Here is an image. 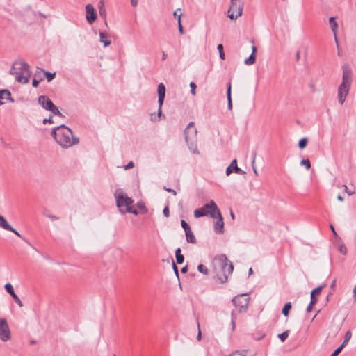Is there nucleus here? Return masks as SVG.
Returning <instances> with one entry per match:
<instances>
[{"instance_id": "12", "label": "nucleus", "mask_w": 356, "mask_h": 356, "mask_svg": "<svg viewBox=\"0 0 356 356\" xmlns=\"http://www.w3.org/2000/svg\"><path fill=\"white\" fill-rule=\"evenodd\" d=\"M218 220L214 223L213 229L214 232L218 234H222L224 233V222L223 218L220 211V209L216 211V218Z\"/></svg>"}, {"instance_id": "2", "label": "nucleus", "mask_w": 356, "mask_h": 356, "mask_svg": "<svg viewBox=\"0 0 356 356\" xmlns=\"http://www.w3.org/2000/svg\"><path fill=\"white\" fill-rule=\"evenodd\" d=\"M213 271L216 278L221 282L225 283L227 281V277L232 273L233 265L229 261L225 254L216 256L212 262Z\"/></svg>"}, {"instance_id": "5", "label": "nucleus", "mask_w": 356, "mask_h": 356, "mask_svg": "<svg viewBox=\"0 0 356 356\" xmlns=\"http://www.w3.org/2000/svg\"><path fill=\"white\" fill-rule=\"evenodd\" d=\"M116 199V204L120 211L122 213H131L134 215H138V212L136 209H134L131 207L134 201L131 198L129 197L122 191H116L115 193Z\"/></svg>"}, {"instance_id": "20", "label": "nucleus", "mask_w": 356, "mask_h": 356, "mask_svg": "<svg viewBox=\"0 0 356 356\" xmlns=\"http://www.w3.org/2000/svg\"><path fill=\"white\" fill-rule=\"evenodd\" d=\"M185 234H186V241L188 243H191L193 244L196 243V238H195L193 232L191 231V229L186 232Z\"/></svg>"}, {"instance_id": "42", "label": "nucleus", "mask_w": 356, "mask_h": 356, "mask_svg": "<svg viewBox=\"0 0 356 356\" xmlns=\"http://www.w3.org/2000/svg\"><path fill=\"white\" fill-rule=\"evenodd\" d=\"M13 300L20 307H23V303L22 302V301L20 300V299L19 298L18 296H15L13 298Z\"/></svg>"}, {"instance_id": "63", "label": "nucleus", "mask_w": 356, "mask_h": 356, "mask_svg": "<svg viewBox=\"0 0 356 356\" xmlns=\"http://www.w3.org/2000/svg\"><path fill=\"white\" fill-rule=\"evenodd\" d=\"M10 295L12 296L13 298H14L15 296H17L15 291L10 293Z\"/></svg>"}, {"instance_id": "37", "label": "nucleus", "mask_w": 356, "mask_h": 356, "mask_svg": "<svg viewBox=\"0 0 356 356\" xmlns=\"http://www.w3.org/2000/svg\"><path fill=\"white\" fill-rule=\"evenodd\" d=\"M338 250L342 254H346V247L345 246V245L342 244V245H340L339 248H338Z\"/></svg>"}, {"instance_id": "3", "label": "nucleus", "mask_w": 356, "mask_h": 356, "mask_svg": "<svg viewBox=\"0 0 356 356\" xmlns=\"http://www.w3.org/2000/svg\"><path fill=\"white\" fill-rule=\"evenodd\" d=\"M342 82L337 89V99L341 105L343 104L346 97L349 93L353 81L352 70L348 64H343L342 65Z\"/></svg>"}, {"instance_id": "8", "label": "nucleus", "mask_w": 356, "mask_h": 356, "mask_svg": "<svg viewBox=\"0 0 356 356\" xmlns=\"http://www.w3.org/2000/svg\"><path fill=\"white\" fill-rule=\"evenodd\" d=\"M228 17L232 20H236L243 13V3L238 0H230L228 9Z\"/></svg>"}, {"instance_id": "40", "label": "nucleus", "mask_w": 356, "mask_h": 356, "mask_svg": "<svg viewBox=\"0 0 356 356\" xmlns=\"http://www.w3.org/2000/svg\"><path fill=\"white\" fill-rule=\"evenodd\" d=\"M351 337H352V332L350 330H348V332H346V333L345 334L344 340L346 341L347 342H349Z\"/></svg>"}, {"instance_id": "9", "label": "nucleus", "mask_w": 356, "mask_h": 356, "mask_svg": "<svg viewBox=\"0 0 356 356\" xmlns=\"http://www.w3.org/2000/svg\"><path fill=\"white\" fill-rule=\"evenodd\" d=\"M232 302L239 313L245 312L249 304V298L245 294L238 295L232 299Z\"/></svg>"}, {"instance_id": "33", "label": "nucleus", "mask_w": 356, "mask_h": 356, "mask_svg": "<svg viewBox=\"0 0 356 356\" xmlns=\"http://www.w3.org/2000/svg\"><path fill=\"white\" fill-rule=\"evenodd\" d=\"M181 225L182 228L184 229L185 232L191 230L190 226L184 220H181Z\"/></svg>"}, {"instance_id": "45", "label": "nucleus", "mask_w": 356, "mask_h": 356, "mask_svg": "<svg viewBox=\"0 0 356 356\" xmlns=\"http://www.w3.org/2000/svg\"><path fill=\"white\" fill-rule=\"evenodd\" d=\"M43 124L54 123L53 118L50 116L49 118H44L42 121Z\"/></svg>"}, {"instance_id": "53", "label": "nucleus", "mask_w": 356, "mask_h": 356, "mask_svg": "<svg viewBox=\"0 0 356 356\" xmlns=\"http://www.w3.org/2000/svg\"><path fill=\"white\" fill-rule=\"evenodd\" d=\"M341 353V350H339V348H337L332 354L330 356H337L339 353Z\"/></svg>"}, {"instance_id": "24", "label": "nucleus", "mask_w": 356, "mask_h": 356, "mask_svg": "<svg viewBox=\"0 0 356 356\" xmlns=\"http://www.w3.org/2000/svg\"><path fill=\"white\" fill-rule=\"evenodd\" d=\"M291 309V302L286 303L284 305L283 309H282V314L284 316H289V312Z\"/></svg>"}, {"instance_id": "51", "label": "nucleus", "mask_w": 356, "mask_h": 356, "mask_svg": "<svg viewBox=\"0 0 356 356\" xmlns=\"http://www.w3.org/2000/svg\"><path fill=\"white\" fill-rule=\"evenodd\" d=\"M255 156H256V154L254 155L253 161H252V168H253L254 173L255 174L256 176H258L257 170L256 168L254 166V164L255 162Z\"/></svg>"}, {"instance_id": "39", "label": "nucleus", "mask_w": 356, "mask_h": 356, "mask_svg": "<svg viewBox=\"0 0 356 356\" xmlns=\"http://www.w3.org/2000/svg\"><path fill=\"white\" fill-rule=\"evenodd\" d=\"M10 229H7L6 230L7 231H10V232H12L13 233H14L15 235H17L18 237L19 238H22V236H21V234L15 229H14L13 227H11L10 225Z\"/></svg>"}, {"instance_id": "13", "label": "nucleus", "mask_w": 356, "mask_h": 356, "mask_svg": "<svg viewBox=\"0 0 356 356\" xmlns=\"http://www.w3.org/2000/svg\"><path fill=\"white\" fill-rule=\"evenodd\" d=\"M86 19L90 24H92L97 19V13L92 4H87L86 6Z\"/></svg>"}, {"instance_id": "58", "label": "nucleus", "mask_w": 356, "mask_h": 356, "mask_svg": "<svg viewBox=\"0 0 356 356\" xmlns=\"http://www.w3.org/2000/svg\"><path fill=\"white\" fill-rule=\"evenodd\" d=\"M173 269L175 270V274L178 275V269L175 263H173Z\"/></svg>"}, {"instance_id": "57", "label": "nucleus", "mask_w": 356, "mask_h": 356, "mask_svg": "<svg viewBox=\"0 0 356 356\" xmlns=\"http://www.w3.org/2000/svg\"><path fill=\"white\" fill-rule=\"evenodd\" d=\"M131 3L134 7H136L138 4V0H131Z\"/></svg>"}, {"instance_id": "64", "label": "nucleus", "mask_w": 356, "mask_h": 356, "mask_svg": "<svg viewBox=\"0 0 356 356\" xmlns=\"http://www.w3.org/2000/svg\"><path fill=\"white\" fill-rule=\"evenodd\" d=\"M330 228H331L332 231L333 232L334 234H335V235H336V234H337V233H336V232H335V230H334V227H333V225H330Z\"/></svg>"}, {"instance_id": "50", "label": "nucleus", "mask_w": 356, "mask_h": 356, "mask_svg": "<svg viewBox=\"0 0 356 356\" xmlns=\"http://www.w3.org/2000/svg\"><path fill=\"white\" fill-rule=\"evenodd\" d=\"M231 316H232V327H233V329H234V327H235V318H236V317H235V316H234V312H232Z\"/></svg>"}, {"instance_id": "23", "label": "nucleus", "mask_w": 356, "mask_h": 356, "mask_svg": "<svg viewBox=\"0 0 356 356\" xmlns=\"http://www.w3.org/2000/svg\"><path fill=\"white\" fill-rule=\"evenodd\" d=\"M0 227L6 230L7 229H10V225L6 220V218L0 214Z\"/></svg>"}, {"instance_id": "29", "label": "nucleus", "mask_w": 356, "mask_h": 356, "mask_svg": "<svg viewBox=\"0 0 356 356\" xmlns=\"http://www.w3.org/2000/svg\"><path fill=\"white\" fill-rule=\"evenodd\" d=\"M197 270L199 272H200L204 275H207L209 273L207 268L205 266H204L203 264L198 265Z\"/></svg>"}, {"instance_id": "54", "label": "nucleus", "mask_w": 356, "mask_h": 356, "mask_svg": "<svg viewBox=\"0 0 356 356\" xmlns=\"http://www.w3.org/2000/svg\"><path fill=\"white\" fill-rule=\"evenodd\" d=\"M348 342L343 340V343L341 344V346L339 347H338V348H339V350L341 351L342 349L348 344Z\"/></svg>"}, {"instance_id": "1", "label": "nucleus", "mask_w": 356, "mask_h": 356, "mask_svg": "<svg viewBox=\"0 0 356 356\" xmlns=\"http://www.w3.org/2000/svg\"><path fill=\"white\" fill-rule=\"evenodd\" d=\"M51 136L63 148H68L79 143V138L74 136L72 131L64 124L54 128Z\"/></svg>"}, {"instance_id": "48", "label": "nucleus", "mask_w": 356, "mask_h": 356, "mask_svg": "<svg viewBox=\"0 0 356 356\" xmlns=\"http://www.w3.org/2000/svg\"><path fill=\"white\" fill-rule=\"evenodd\" d=\"M318 301V299L315 298L314 295L311 294V302L310 303L315 305Z\"/></svg>"}, {"instance_id": "44", "label": "nucleus", "mask_w": 356, "mask_h": 356, "mask_svg": "<svg viewBox=\"0 0 356 356\" xmlns=\"http://www.w3.org/2000/svg\"><path fill=\"white\" fill-rule=\"evenodd\" d=\"M134 162L133 161H129L125 166H124V169L125 170H129V169H131L132 168H134Z\"/></svg>"}, {"instance_id": "60", "label": "nucleus", "mask_w": 356, "mask_h": 356, "mask_svg": "<svg viewBox=\"0 0 356 356\" xmlns=\"http://www.w3.org/2000/svg\"><path fill=\"white\" fill-rule=\"evenodd\" d=\"M187 270H188V268L187 266H184L181 269V272L183 273H185L187 272Z\"/></svg>"}, {"instance_id": "27", "label": "nucleus", "mask_w": 356, "mask_h": 356, "mask_svg": "<svg viewBox=\"0 0 356 356\" xmlns=\"http://www.w3.org/2000/svg\"><path fill=\"white\" fill-rule=\"evenodd\" d=\"M289 335V330H286L281 334H278L279 339L284 342Z\"/></svg>"}, {"instance_id": "16", "label": "nucleus", "mask_w": 356, "mask_h": 356, "mask_svg": "<svg viewBox=\"0 0 356 356\" xmlns=\"http://www.w3.org/2000/svg\"><path fill=\"white\" fill-rule=\"evenodd\" d=\"M329 24L330 25L332 31L334 35V40L336 42V44L338 46V39H337V29H338V23L335 21L334 17H331L329 19Z\"/></svg>"}, {"instance_id": "22", "label": "nucleus", "mask_w": 356, "mask_h": 356, "mask_svg": "<svg viewBox=\"0 0 356 356\" xmlns=\"http://www.w3.org/2000/svg\"><path fill=\"white\" fill-rule=\"evenodd\" d=\"M175 256L177 264H181L184 261V257L181 254V249L179 248L176 250Z\"/></svg>"}, {"instance_id": "47", "label": "nucleus", "mask_w": 356, "mask_h": 356, "mask_svg": "<svg viewBox=\"0 0 356 356\" xmlns=\"http://www.w3.org/2000/svg\"><path fill=\"white\" fill-rule=\"evenodd\" d=\"M344 191L348 193V195H352L355 193L354 191H349L346 185H343Z\"/></svg>"}, {"instance_id": "7", "label": "nucleus", "mask_w": 356, "mask_h": 356, "mask_svg": "<svg viewBox=\"0 0 356 356\" xmlns=\"http://www.w3.org/2000/svg\"><path fill=\"white\" fill-rule=\"evenodd\" d=\"M218 207L214 201L211 200L209 203L204 204L202 207L194 211V217L200 218L209 215L211 218H216V211Z\"/></svg>"}, {"instance_id": "38", "label": "nucleus", "mask_w": 356, "mask_h": 356, "mask_svg": "<svg viewBox=\"0 0 356 356\" xmlns=\"http://www.w3.org/2000/svg\"><path fill=\"white\" fill-rule=\"evenodd\" d=\"M190 87H191V92L193 95H195L196 92H195V90H196V84L193 82H191L190 83Z\"/></svg>"}, {"instance_id": "4", "label": "nucleus", "mask_w": 356, "mask_h": 356, "mask_svg": "<svg viewBox=\"0 0 356 356\" xmlns=\"http://www.w3.org/2000/svg\"><path fill=\"white\" fill-rule=\"evenodd\" d=\"M10 74L15 76L17 82L27 83L31 76L30 67L26 62H15L10 70Z\"/></svg>"}, {"instance_id": "15", "label": "nucleus", "mask_w": 356, "mask_h": 356, "mask_svg": "<svg viewBox=\"0 0 356 356\" xmlns=\"http://www.w3.org/2000/svg\"><path fill=\"white\" fill-rule=\"evenodd\" d=\"M38 104L45 110H49L54 105L52 101L45 95H40L38 97Z\"/></svg>"}, {"instance_id": "61", "label": "nucleus", "mask_w": 356, "mask_h": 356, "mask_svg": "<svg viewBox=\"0 0 356 356\" xmlns=\"http://www.w3.org/2000/svg\"><path fill=\"white\" fill-rule=\"evenodd\" d=\"M167 58V54L165 52L162 54V60H165Z\"/></svg>"}, {"instance_id": "34", "label": "nucleus", "mask_w": 356, "mask_h": 356, "mask_svg": "<svg viewBox=\"0 0 356 356\" xmlns=\"http://www.w3.org/2000/svg\"><path fill=\"white\" fill-rule=\"evenodd\" d=\"M5 290L10 294L14 291L13 285L10 283H6L4 286Z\"/></svg>"}, {"instance_id": "26", "label": "nucleus", "mask_w": 356, "mask_h": 356, "mask_svg": "<svg viewBox=\"0 0 356 356\" xmlns=\"http://www.w3.org/2000/svg\"><path fill=\"white\" fill-rule=\"evenodd\" d=\"M47 79V81L48 82H50L51 81H52L55 76H56V73L54 72V73H51V72H47V71H43Z\"/></svg>"}, {"instance_id": "43", "label": "nucleus", "mask_w": 356, "mask_h": 356, "mask_svg": "<svg viewBox=\"0 0 356 356\" xmlns=\"http://www.w3.org/2000/svg\"><path fill=\"white\" fill-rule=\"evenodd\" d=\"M42 79H43L42 78H40V80H37V79H34L32 82V86L35 88L38 87L40 81H42Z\"/></svg>"}, {"instance_id": "62", "label": "nucleus", "mask_w": 356, "mask_h": 356, "mask_svg": "<svg viewBox=\"0 0 356 356\" xmlns=\"http://www.w3.org/2000/svg\"><path fill=\"white\" fill-rule=\"evenodd\" d=\"M337 200H338L339 201L342 202V201H343V197L341 195H339L337 196Z\"/></svg>"}, {"instance_id": "25", "label": "nucleus", "mask_w": 356, "mask_h": 356, "mask_svg": "<svg viewBox=\"0 0 356 356\" xmlns=\"http://www.w3.org/2000/svg\"><path fill=\"white\" fill-rule=\"evenodd\" d=\"M48 111L51 112L54 115H58V116H63L62 113L60 112L58 107L54 104Z\"/></svg>"}, {"instance_id": "31", "label": "nucleus", "mask_w": 356, "mask_h": 356, "mask_svg": "<svg viewBox=\"0 0 356 356\" xmlns=\"http://www.w3.org/2000/svg\"><path fill=\"white\" fill-rule=\"evenodd\" d=\"M308 140L306 138H303L300 140L298 143V146L300 149H304L307 145Z\"/></svg>"}, {"instance_id": "32", "label": "nucleus", "mask_w": 356, "mask_h": 356, "mask_svg": "<svg viewBox=\"0 0 356 356\" xmlns=\"http://www.w3.org/2000/svg\"><path fill=\"white\" fill-rule=\"evenodd\" d=\"M180 10L181 9L178 8L173 13L174 17L177 19V22L181 21V17L182 15V13L180 12Z\"/></svg>"}, {"instance_id": "10", "label": "nucleus", "mask_w": 356, "mask_h": 356, "mask_svg": "<svg viewBox=\"0 0 356 356\" xmlns=\"http://www.w3.org/2000/svg\"><path fill=\"white\" fill-rule=\"evenodd\" d=\"M11 339V332L6 318H0V340L6 342Z\"/></svg>"}, {"instance_id": "46", "label": "nucleus", "mask_w": 356, "mask_h": 356, "mask_svg": "<svg viewBox=\"0 0 356 356\" xmlns=\"http://www.w3.org/2000/svg\"><path fill=\"white\" fill-rule=\"evenodd\" d=\"M163 215L165 216V217H169L170 216V211H169V208L168 207H165L163 209Z\"/></svg>"}, {"instance_id": "36", "label": "nucleus", "mask_w": 356, "mask_h": 356, "mask_svg": "<svg viewBox=\"0 0 356 356\" xmlns=\"http://www.w3.org/2000/svg\"><path fill=\"white\" fill-rule=\"evenodd\" d=\"M324 286H325V285H323V286H318V287H317V288L314 289V290H312V291L311 294H312V295H314V296H315V295H318V294H319V293L321 292V291H322V289H323V288Z\"/></svg>"}, {"instance_id": "6", "label": "nucleus", "mask_w": 356, "mask_h": 356, "mask_svg": "<svg viewBox=\"0 0 356 356\" xmlns=\"http://www.w3.org/2000/svg\"><path fill=\"white\" fill-rule=\"evenodd\" d=\"M193 122H189L186 129H185V140L188 145L189 149L193 153L199 154V151L197 147V129L194 127Z\"/></svg>"}, {"instance_id": "56", "label": "nucleus", "mask_w": 356, "mask_h": 356, "mask_svg": "<svg viewBox=\"0 0 356 356\" xmlns=\"http://www.w3.org/2000/svg\"><path fill=\"white\" fill-rule=\"evenodd\" d=\"M201 338H202V336H201V331L200 330V327H198V334H197V339L198 341H200L201 340Z\"/></svg>"}, {"instance_id": "30", "label": "nucleus", "mask_w": 356, "mask_h": 356, "mask_svg": "<svg viewBox=\"0 0 356 356\" xmlns=\"http://www.w3.org/2000/svg\"><path fill=\"white\" fill-rule=\"evenodd\" d=\"M161 116L162 115H159V114L158 113L157 115H156L155 113H152L150 115V120L152 121V122H158V121H160L161 119Z\"/></svg>"}, {"instance_id": "35", "label": "nucleus", "mask_w": 356, "mask_h": 356, "mask_svg": "<svg viewBox=\"0 0 356 356\" xmlns=\"http://www.w3.org/2000/svg\"><path fill=\"white\" fill-rule=\"evenodd\" d=\"M301 165H304L307 170H309L311 168V163L309 159H302L301 161Z\"/></svg>"}, {"instance_id": "17", "label": "nucleus", "mask_w": 356, "mask_h": 356, "mask_svg": "<svg viewBox=\"0 0 356 356\" xmlns=\"http://www.w3.org/2000/svg\"><path fill=\"white\" fill-rule=\"evenodd\" d=\"M257 51V47L254 45L252 46V54L250 56L245 60L244 63L246 65H253L256 61L255 53Z\"/></svg>"}, {"instance_id": "11", "label": "nucleus", "mask_w": 356, "mask_h": 356, "mask_svg": "<svg viewBox=\"0 0 356 356\" xmlns=\"http://www.w3.org/2000/svg\"><path fill=\"white\" fill-rule=\"evenodd\" d=\"M158 103H159V114L162 115V105L165 96V87L163 83H161L158 85Z\"/></svg>"}, {"instance_id": "52", "label": "nucleus", "mask_w": 356, "mask_h": 356, "mask_svg": "<svg viewBox=\"0 0 356 356\" xmlns=\"http://www.w3.org/2000/svg\"><path fill=\"white\" fill-rule=\"evenodd\" d=\"M164 189L168 191V192H170V193H172L174 195H177V192L172 189V188H167V187H164Z\"/></svg>"}, {"instance_id": "19", "label": "nucleus", "mask_w": 356, "mask_h": 356, "mask_svg": "<svg viewBox=\"0 0 356 356\" xmlns=\"http://www.w3.org/2000/svg\"><path fill=\"white\" fill-rule=\"evenodd\" d=\"M100 42L104 44V46L108 47L111 44V41L108 38V35L104 32H99Z\"/></svg>"}, {"instance_id": "59", "label": "nucleus", "mask_w": 356, "mask_h": 356, "mask_svg": "<svg viewBox=\"0 0 356 356\" xmlns=\"http://www.w3.org/2000/svg\"><path fill=\"white\" fill-rule=\"evenodd\" d=\"M232 356H245V355H242V354L239 353L238 351H236L232 354Z\"/></svg>"}, {"instance_id": "18", "label": "nucleus", "mask_w": 356, "mask_h": 356, "mask_svg": "<svg viewBox=\"0 0 356 356\" xmlns=\"http://www.w3.org/2000/svg\"><path fill=\"white\" fill-rule=\"evenodd\" d=\"M0 99L2 101L3 99L9 100L12 102H14L13 99L11 98V93L8 90H0Z\"/></svg>"}, {"instance_id": "55", "label": "nucleus", "mask_w": 356, "mask_h": 356, "mask_svg": "<svg viewBox=\"0 0 356 356\" xmlns=\"http://www.w3.org/2000/svg\"><path fill=\"white\" fill-rule=\"evenodd\" d=\"M313 306H314V305H313V304L309 303V305L307 306V309H306L307 312H308V313H309V312H312V308H313Z\"/></svg>"}, {"instance_id": "28", "label": "nucleus", "mask_w": 356, "mask_h": 356, "mask_svg": "<svg viewBox=\"0 0 356 356\" xmlns=\"http://www.w3.org/2000/svg\"><path fill=\"white\" fill-rule=\"evenodd\" d=\"M217 49L219 51V55H220V58L221 60H225V53L223 51V46L222 44H220L218 45L217 47Z\"/></svg>"}, {"instance_id": "49", "label": "nucleus", "mask_w": 356, "mask_h": 356, "mask_svg": "<svg viewBox=\"0 0 356 356\" xmlns=\"http://www.w3.org/2000/svg\"><path fill=\"white\" fill-rule=\"evenodd\" d=\"M178 27H179V31L180 34L182 35L184 33V29H183V26L181 25V21L178 22Z\"/></svg>"}, {"instance_id": "41", "label": "nucleus", "mask_w": 356, "mask_h": 356, "mask_svg": "<svg viewBox=\"0 0 356 356\" xmlns=\"http://www.w3.org/2000/svg\"><path fill=\"white\" fill-rule=\"evenodd\" d=\"M44 215L45 216H47V218H49V219H51V220H57L58 219V218L56 216H54V215H50L46 212H44Z\"/></svg>"}, {"instance_id": "14", "label": "nucleus", "mask_w": 356, "mask_h": 356, "mask_svg": "<svg viewBox=\"0 0 356 356\" xmlns=\"http://www.w3.org/2000/svg\"><path fill=\"white\" fill-rule=\"evenodd\" d=\"M232 172H235L239 175L245 174V172L238 167L237 161L236 159L232 161L231 163L226 169L227 176H229Z\"/></svg>"}, {"instance_id": "21", "label": "nucleus", "mask_w": 356, "mask_h": 356, "mask_svg": "<svg viewBox=\"0 0 356 356\" xmlns=\"http://www.w3.org/2000/svg\"><path fill=\"white\" fill-rule=\"evenodd\" d=\"M227 102H228V108L231 110L232 108V103L231 98V83L229 82L227 85Z\"/></svg>"}]
</instances>
